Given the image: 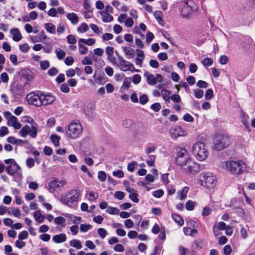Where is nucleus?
I'll list each match as a JSON object with an SVG mask.
<instances>
[{
  "instance_id": "1",
  "label": "nucleus",
  "mask_w": 255,
  "mask_h": 255,
  "mask_svg": "<svg viewBox=\"0 0 255 255\" xmlns=\"http://www.w3.org/2000/svg\"><path fill=\"white\" fill-rule=\"evenodd\" d=\"M231 144L230 138L226 135L216 134L213 137V150L221 151L228 147Z\"/></svg>"
},
{
  "instance_id": "2",
  "label": "nucleus",
  "mask_w": 255,
  "mask_h": 255,
  "mask_svg": "<svg viewBox=\"0 0 255 255\" xmlns=\"http://www.w3.org/2000/svg\"><path fill=\"white\" fill-rule=\"evenodd\" d=\"M81 196L80 190H72L65 195L61 196L59 200L64 205L70 207L75 206Z\"/></svg>"
},
{
  "instance_id": "3",
  "label": "nucleus",
  "mask_w": 255,
  "mask_h": 255,
  "mask_svg": "<svg viewBox=\"0 0 255 255\" xmlns=\"http://www.w3.org/2000/svg\"><path fill=\"white\" fill-rule=\"evenodd\" d=\"M225 164L227 170L234 175H239L244 173L245 164L242 160H228Z\"/></svg>"
},
{
  "instance_id": "4",
  "label": "nucleus",
  "mask_w": 255,
  "mask_h": 255,
  "mask_svg": "<svg viewBox=\"0 0 255 255\" xmlns=\"http://www.w3.org/2000/svg\"><path fill=\"white\" fill-rule=\"evenodd\" d=\"M207 150L206 144L202 142L196 143L192 147L193 154L200 161H203L206 159L207 157Z\"/></svg>"
},
{
  "instance_id": "5",
  "label": "nucleus",
  "mask_w": 255,
  "mask_h": 255,
  "mask_svg": "<svg viewBox=\"0 0 255 255\" xmlns=\"http://www.w3.org/2000/svg\"><path fill=\"white\" fill-rule=\"evenodd\" d=\"M68 128L66 134L69 138L72 139L78 138L83 131L82 125L79 121H73L69 124Z\"/></svg>"
},
{
  "instance_id": "6",
  "label": "nucleus",
  "mask_w": 255,
  "mask_h": 255,
  "mask_svg": "<svg viewBox=\"0 0 255 255\" xmlns=\"http://www.w3.org/2000/svg\"><path fill=\"white\" fill-rule=\"evenodd\" d=\"M115 54L118 58V65L120 66L121 70L123 71L139 72V70L135 69L133 65L130 62L126 60L124 58L119 54V52L115 50Z\"/></svg>"
},
{
  "instance_id": "7",
  "label": "nucleus",
  "mask_w": 255,
  "mask_h": 255,
  "mask_svg": "<svg viewBox=\"0 0 255 255\" xmlns=\"http://www.w3.org/2000/svg\"><path fill=\"white\" fill-rule=\"evenodd\" d=\"M5 169L8 175L14 176L16 174L17 177H14V180L16 181L22 178V172L20 167L16 163L6 166Z\"/></svg>"
},
{
  "instance_id": "8",
  "label": "nucleus",
  "mask_w": 255,
  "mask_h": 255,
  "mask_svg": "<svg viewBox=\"0 0 255 255\" xmlns=\"http://www.w3.org/2000/svg\"><path fill=\"white\" fill-rule=\"evenodd\" d=\"M4 117L7 120V125L14 128L15 129H18L21 128V124L18 122L17 118L12 115L8 112H5L3 114Z\"/></svg>"
},
{
  "instance_id": "9",
  "label": "nucleus",
  "mask_w": 255,
  "mask_h": 255,
  "mask_svg": "<svg viewBox=\"0 0 255 255\" xmlns=\"http://www.w3.org/2000/svg\"><path fill=\"white\" fill-rule=\"evenodd\" d=\"M194 5V2L192 0L184 1L181 8L182 16L185 17L189 16L193 12Z\"/></svg>"
},
{
  "instance_id": "10",
  "label": "nucleus",
  "mask_w": 255,
  "mask_h": 255,
  "mask_svg": "<svg viewBox=\"0 0 255 255\" xmlns=\"http://www.w3.org/2000/svg\"><path fill=\"white\" fill-rule=\"evenodd\" d=\"M26 101L30 105L39 107L42 106L41 101V95H39L34 92L29 93L26 96Z\"/></svg>"
},
{
  "instance_id": "11",
  "label": "nucleus",
  "mask_w": 255,
  "mask_h": 255,
  "mask_svg": "<svg viewBox=\"0 0 255 255\" xmlns=\"http://www.w3.org/2000/svg\"><path fill=\"white\" fill-rule=\"evenodd\" d=\"M170 137L173 139H176L179 136L187 135L186 131L181 127L175 126L171 128L169 130Z\"/></svg>"
},
{
  "instance_id": "12",
  "label": "nucleus",
  "mask_w": 255,
  "mask_h": 255,
  "mask_svg": "<svg viewBox=\"0 0 255 255\" xmlns=\"http://www.w3.org/2000/svg\"><path fill=\"white\" fill-rule=\"evenodd\" d=\"M183 168L185 171L193 174L198 172L199 170V165L190 158L188 159V161L186 162Z\"/></svg>"
},
{
  "instance_id": "13",
  "label": "nucleus",
  "mask_w": 255,
  "mask_h": 255,
  "mask_svg": "<svg viewBox=\"0 0 255 255\" xmlns=\"http://www.w3.org/2000/svg\"><path fill=\"white\" fill-rule=\"evenodd\" d=\"M66 183L65 180H59L55 178L49 182L48 184L49 190L51 192H53L56 189L63 187Z\"/></svg>"
},
{
  "instance_id": "14",
  "label": "nucleus",
  "mask_w": 255,
  "mask_h": 255,
  "mask_svg": "<svg viewBox=\"0 0 255 255\" xmlns=\"http://www.w3.org/2000/svg\"><path fill=\"white\" fill-rule=\"evenodd\" d=\"M105 52L108 61L114 65H118V61L114 54L115 53L114 47L110 46L106 47Z\"/></svg>"
},
{
  "instance_id": "15",
  "label": "nucleus",
  "mask_w": 255,
  "mask_h": 255,
  "mask_svg": "<svg viewBox=\"0 0 255 255\" xmlns=\"http://www.w3.org/2000/svg\"><path fill=\"white\" fill-rule=\"evenodd\" d=\"M55 97L51 95L41 94L42 106L50 105L55 101Z\"/></svg>"
},
{
  "instance_id": "16",
  "label": "nucleus",
  "mask_w": 255,
  "mask_h": 255,
  "mask_svg": "<svg viewBox=\"0 0 255 255\" xmlns=\"http://www.w3.org/2000/svg\"><path fill=\"white\" fill-rule=\"evenodd\" d=\"M10 33L12 35V39L13 41L18 42L21 40L22 36L18 28H12L9 31Z\"/></svg>"
},
{
  "instance_id": "17",
  "label": "nucleus",
  "mask_w": 255,
  "mask_h": 255,
  "mask_svg": "<svg viewBox=\"0 0 255 255\" xmlns=\"http://www.w3.org/2000/svg\"><path fill=\"white\" fill-rule=\"evenodd\" d=\"M226 226V224L222 221L216 223L213 227V232L215 236H218L219 235V231L225 230Z\"/></svg>"
},
{
  "instance_id": "18",
  "label": "nucleus",
  "mask_w": 255,
  "mask_h": 255,
  "mask_svg": "<svg viewBox=\"0 0 255 255\" xmlns=\"http://www.w3.org/2000/svg\"><path fill=\"white\" fill-rule=\"evenodd\" d=\"M122 48L125 56L128 58H132L134 56V50L132 48L130 47L123 46Z\"/></svg>"
},
{
  "instance_id": "19",
  "label": "nucleus",
  "mask_w": 255,
  "mask_h": 255,
  "mask_svg": "<svg viewBox=\"0 0 255 255\" xmlns=\"http://www.w3.org/2000/svg\"><path fill=\"white\" fill-rule=\"evenodd\" d=\"M136 52L137 56L135 58V64L141 67L144 59V52L141 50H137Z\"/></svg>"
},
{
  "instance_id": "20",
  "label": "nucleus",
  "mask_w": 255,
  "mask_h": 255,
  "mask_svg": "<svg viewBox=\"0 0 255 255\" xmlns=\"http://www.w3.org/2000/svg\"><path fill=\"white\" fill-rule=\"evenodd\" d=\"M189 188L187 186H185L181 190H178L177 192V198L179 200L184 199L188 192Z\"/></svg>"
},
{
  "instance_id": "21",
  "label": "nucleus",
  "mask_w": 255,
  "mask_h": 255,
  "mask_svg": "<svg viewBox=\"0 0 255 255\" xmlns=\"http://www.w3.org/2000/svg\"><path fill=\"white\" fill-rule=\"evenodd\" d=\"M99 13L101 15L104 22H110L113 20V16L111 14V13L105 11H101Z\"/></svg>"
},
{
  "instance_id": "22",
  "label": "nucleus",
  "mask_w": 255,
  "mask_h": 255,
  "mask_svg": "<svg viewBox=\"0 0 255 255\" xmlns=\"http://www.w3.org/2000/svg\"><path fill=\"white\" fill-rule=\"evenodd\" d=\"M144 76L146 77L147 82L149 85H154L156 84V80L155 76L148 71H145L144 73Z\"/></svg>"
},
{
  "instance_id": "23",
  "label": "nucleus",
  "mask_w": 255,
  "mask_h": 255,
  "mask_svg": "<svg viewBox=\"0 0 255 255\" xmlns=\"http://www.w3.org/2000/svg\"><path fill=\"white\" fill-rule=\"evenodd\" d=\"M198 183L206 187L207 186V176L206 172H203L200 173L198 179Z\"/></svg>"
},
{
  "instance_id": "24",
  "label": "nucleus",
  "mask_w": 255,
  "mask_h": 255,
  "mask_svg": "<svg viewBox=\"0 0 255 255\" xmlns=\"http://www.w3.org/2000/svg\"><path fill=\"white\" fill-rule=\"evenodd\" d=\"M66 240V235L64 233L55 235L52 237V240L57 244L63 243Z\"/></svg>"
},
{
  "instance_id": "25",
  "label": "nucleus",
  "mask_w": 255,
  "mask_h": 255,
  "mask_svg": "<svg viewBox=\"0 0 255 255\" xmlns=\"http://www.w3.org/2000/svg\"><path fill=\"white\" fill-rule=\"evenodd\" d=\"M208 183H210L211 186H208V190L210 189V191L212 189H214L217 183V178L214 176L211 173H208Z\"/></svg>"
},
{
  "instance_id": "26",
  "label": "nucleus",
  "mask_w": 255,
  "mask_h": 255,
  "mask_svg": "<svg viewBox=\"0 0 255 255\" xmlns=\"http://www.w3.org/2000/svg\"><path fill=\"white\" fill-rule=\"evenodd\" d=\"M66 17L73 25L77 24L79 22V17L75 13H68Z\"/></svg>"
},
{
  "instance_id": "27",
  "label": "nucleus",
  "mask_w": 255,
  "mask_h": 255,
  "mask_svg": "<svg viewBox=\"0 0 255 255\" xmlns=\"http://www.w3.org/2000/svg\"><path fill=\"white\" fill-rule=\"evenodd\" d=\"M153 15L158 23L163 26L165 23L163 19V15L162 11L160 10H156L154 12Z\"/></svg>"
},
{
  "instance_id": "28",
  "label": "nucleus",
  "mask_w": 255,
  "mask_h": 255,
  "mask_svg": "<svg viewBox=\"0 0 255 255\" xmlns=\"http://www.w3.org/2000/svg\"><path fill=\"white\" fill-rule=\"evenodd\" d=\"M78 50L81 55H84L88 52V48L84 45L83 42H80V39L78 40Z\"/></svg>"
},
{
  "instance_id": "29",
  "label": "nucleus",
  "mask_w": 255,
  "mask_h": 255,
  "mask_svg": "<svg viewBox=\"0 0 255 255\" xmlns=\"http://www.w3.org/2000/svg\"><path fill=\"white\" fill-rule=\"evenodd\" d=\"M30 127L29 126H24L19 131V135L22 137H26L29 134Z\"/></svg>"
},
{
  "instance_id": "30",
  "label": "nucleus",
  "mask_w": 255,
  "mask_h": 255,
  "mask_svg": "<svg viewBox=\"0 0 255 255\" xmlns=\"http://www.w3.org/2000/svg\"><path fill=\"white\" fill-rule=\"evenodd\" d=\"M38 128V126L37 124H34L33 126L30 127L29 134L31 137L35 138L37 136Z\"/></svg>"
},
{
  "instance_id": "31",
  "label": "nucleus",
  "mask_w": 255,
  "mask_h": 255,
  "mask_svg": "<svg viewBox=\"0 0 255 255\" xmlns=\"http://www.w3.org/2000/svg\"><path fill=\"white\" fill-rule=\"evenodd\" d=\"M63 215L66 217L68 219L73 220V224H79L81 221V218L80 217H76L68 214H63Z\"/></svg>"
},
{
  "instance_id": "32",
  "label": "nucleus",
  "mask_w": 255,
  "mask_h": 255,
  "mask_svg": "<svg viewBox=\"0 0 255 255\" xmlns=\"http://www.w3.org/2000/svg\"><path fill=\"white\" fill-rule=\"evenodd\" d=\"M183 232L186 236L189 235L194 237L197 234V231L196 229L189 227H184L183 228Z\"/></svg>"
},
{
  "instance_id": "33",
  "label": "nucleus",
  "mask_w": 255,
  "mask_h": 255,
  "mask_svg": "<svg viewBox=\"0 0 255 255\" xmlns=\"http://www.w3.org/2000/svg\"><path fill=\"white\" fill-rule=\"evenodd\" d=\"M188 158H189L187 157V156L176 157V162L178 165L183 167L186 162L188 161Z\"/></svg>"
},
{
  "instance_id": "34",
  "label": "nucleus",
  "mask_w": 255,
  "mask_h": 255,
  "mask_svg": "<svg viewBox=\"0 0 255 255\" xmlns=\"http://www.w3.org/2000/svg\"><path fill=\"white\" fill-rule=\"evenodd\" d=\"M175 150L176 153L177 154V157L187 156V153L185 149L183 148L177 147L175 148Z\"/></svg>"
},
{
  "instance_id": "35",
  "label": "nucleus",
  "mask_w": 255,
  "mask_h": 255,
  "mask_svg": "<svg viewBox=\"0 0 255 255\" xmlns=\"http://www.w3.org/2000/svg\"><path fill=\"white\" fill-rule=\"evenodd\" d=\"M44 28L48 32L51 34H54L55 33L56 27L55 25L52 23H45L44 25Z\"/></svg>"
},
{
  "instance_id": "36",
  "label": "nucleus",
  "mask_w": 255,
  "mask_h": 255,
  "mask_svg": "<svg viewBox=\"0 0 255 255\" xmlns=\"http://www.w3.org/2000/svg\"><path fill=\"white\" fill-rule=\"evenodd\" d=\"M170 92L166 89L161 90V96L166 103H170Z\"/></svg>"
},
{
  "instance_id": "37",
  "label": "nucleus",
  "mask_w": 255,
  "mask_h": 255,
  "mask_svg": "<svg viewBox=\"0 0 255 255\" xmlns=\"http://www.w3.org/2000/svg\"><path fill=\"white\" fill-rule=\"evenodd\" d=\"M172 217L175 222L178 223L179 226H182L183 225L184 221L180 216L175 213H172Z\"/></svg>"
},
{
  "instance_id": "38",
  "label": "nucleus",
  "mask_w": 255,
  "mask_h": 255,
  "mask_svg": "<svg viewBox=\"0 0 255 255\" xmlns=\"http://www.w3.org/2000/svg\"><path fill=\"white\" fill-rule=\"evenodd\" d=\"M70 245L77 249H81L82 248L81 242L77 240L73 239L70 242Z\"/></svg>"
},
{
  "instance_id": "39",
  "label": "nucleus",
  "mask_w": 255,
  "mask_h": 255,
  "mask_svg": "<svg viewBox=\"0 0 255 255\" xmlns=\"http://www.w3.org/2000/svg\"><path fill=\"white\" fill-rule=\"evenodd\" d=\"M34 217L35 219L38 222H42L45 217L43 216L41 212L37 210L34 212Z\"/></svg>"
},
{
  "instance_id": "40",
  "label": "nucleus",
  "mask_w": 255,
  "mask_h": 255,
  "mask_svg": "<svg viewBox=\"0 0 255 255\" xmlns=\"http://www.w3.org/2000/svg\"><path fill=\"white\" fill-rule=\"evenodd\" d=\"M89 28L88 24L86 23H82L78 27L77 31L80 33H84L89 30Z\"/></svg>"
},
{
  "instance_id": "41",
  "label": "nucleus",
  "mask_w": 255,
  "mask_h": 255,
  "mask_svg": "<svg viewBox=\"0 0 255 255\" xmlns=\"http://www.w3.org/2000/svg\"><path fill=\"white\" fill-rule=\"evenodd\" d=\"M80 42H83L84 44H87L89 46H92L96 43V40L94 38H89V39H83L80 38Z\"/></svg>"
},
{
  "instance_id": "42",
  "label": "nucleus",
  "mask_w": 255,
  "mask_h": 255,
  "mask_svg": "<svg viewBox=\"0 0 255 255\" xmlns=\"http://www.w3.org/2000/svg\"><path fill=\"white\" fill-rule=\"evenodd\" d=\"M86 196L89 200L94 201L98 198V194L97 192L90 191L87 193Z\"/></svg>"
},
{
  "instance_id": "43",
  "label": "nucleus",
  "mask_w": 255,
  "mask_h": 255,
  "mask_svg": "<svg viewBox=\"0 0 255 255\" xmlns=\"http://www.w3.org/2000/svg\"><path fill=\"white\" fill-rule=\"evenodd\" d=\"M55 52L59 59H62L66 55L65 52L60 48H57Z\"/></svg>"
},
{
  "instance_id": "44",
  "label": "nucleus",
  "mask_w": 255,
  "mask_h": 255,
  "mask_svg": "<svg viewBox=\"0 0 255 255\" xmlns=\"http://www.w3.org/2000/svg\"><path fill=\"white\" fill-rule=\"evenodd\" d=\"M50 138L55 146H58L59 145V140L60 139L59 136L53 134L51 135Z\"/></svg>"
},
{
  "instance_id": "45",
  "label": "nucleus",
  "mask_w": 255,
  "mask_h": 255,
  "mask_svg": "<svg viewBox=\"0 0 255 255\" xmlns=\"http://www.w3.org/2000/svg\"><path fill=\"white\" fill-rule=\"evenodd\" d=\"M66 220L62 217H58L54 219V222L56 224L60 225L62 227H65L66 225L64 224Z\"/></svg>"
},
{
  "instance_id": "46",
  "label": "nucleus",
  "mask_w": 255,
  "mask_h": 255,
  "mask_svg": "<svg viewBox=\"0 0 255 255\" xmlns=\"http://www.w3.org/2000/svg\"><path fill=\"white\" fill-rule=\"evenodd\" d=\"M90 27L92 30L97 34H100L102 33V29L100 28L96 24H91Z\"/></svg>"
},
{
  "instance_id": "47",
  "label": "nucleus",
  "mask_w": 255,
  "mask_h": 255,
  "mask_svg": "<svg viewBox=\"0 0 255 255\" xmlns=\"http://www.w3.org/2000/svg\"><path fill=\"white\" fill-rule=\"evenodd\" d=\"M10 210L8 211L9 214L11 213L16 217H18L20 216V212L18 208H10Z\"/></svg>"
},
{
  "instance_id": "48",
  "label": "nucleus",
  "mask_w": 255,
  "mask_h": 255,
  "mask_svg": "<svg viewBox=\"0 0 255 255\" xmlns=\"http://www.w3.org/2000/svg\"><path fill=\"white\" fill-rule=\"evenodd\" d=\"M155 158V156L154 155H150L148 156V159L146 160V163L150 166H154V160Z\"/></svg>"
},
{
  "instance_id": "49",
  "label": "nucleus",
  "mask_w": 255,
  "mask_h": 255,
  "mask_svg": "<svg viewBox=\"0 0 255 255\" xmlns=\"http://www.w3.org/2000/svg\"><path fill=\"white\" fill-rule=\"evenodd\" d=\"M92 226L90 224H81L80 227V231L84 232H87L89 230L91 229Z\"/></svg>"
},
{
  "instance_id": "50",
  "label": "nucleus",
  "mask_w": 255,
  "mask_h": 255,
  "mask_svg": "<svg viewBox=\"0 0 255 255\" xmlns=\"http://www.w3.org/2000/svg\"><path fill=\"white\" fill-rule=\"evenodd\" d=\"M20 50L23 52V53H26L28 52V51L29 49V47L27 43H24L22 44H20L19 46Z\"/></svg>"
},
{
  "instance_id": "51",
  "label": "nucleus",
  "mask_w": 255,
  "mask_h": 255,
  "mask_svg": "<svg viewBox=\"0 0 255 255\" xmlns=\"http://www.w3.org/2000/svg\"><path fill=\"white\" fill-rule=\"evenodd\" d=\"M67 42L69 44H74L76 43L77 40L74 35L72 34L68 35L67 36Z\"/></svg>"
},
{
  "instance_id": "52",
  "label": "nucleus",
  "mask_w": 255,
  "mask_h": 255,
  "mask_svg": "<svg viewBox=\"0 0 255 255\" xmlns=\"http://www.w3.org/2000/svg\"><path fill=\"white\" fill-rule=\"evenodd\" d=\"M50 64L48 61L44 60L40 62V66L42 70H46L49 67Z\"/></svg>"
},
{
  "instance_id": "53",
  "label": "nucleus",
  "mask_w": 255,
  "mask_h": 255,
  "mask_svg": "<svg viewBox=\"0 0 255 255\" xmlns=\"http://www.w3.org/2000/svg\"><path fill=\"white\" fill-rule=\"evenodd\" d=\"M98 177L101 181L104 182L106 179L107 175L105 172L100 171L98 172Z\"/></svg>"
},
{
  "instance_id": "54",
  "label": "nucleus",
  "mask_w": 255,
  "mask_h": 255,
  "mask_svg": "<svg viewBox=\"0 0 255 255\" xmlns=\"http://www.w3.org/2000/svg\"><path fill=\"white\" fill-rule=\"evenodd\" d=\"M232 253L231 247L229 245H226L223 248V253L225 255H230Z\"/></svg>"
},
{
  "instance_id": "55",
  "label": "nucleus",
  "mask_w": 255,
  "mask_h": 255,
  "mask_svg": "<svg viewBox=\"0 0 255 255\" xmlns=\"http://www.w3.org/2000/svg\"><path fill=\"white\" fill-rule=\"evenodd\" d=\"M164 194V191L162 189H158L152 192V195L156 198L161 197Z\"/></svg>"
},
{
  "instance_id": "56",
  "label": "nucleus",
  "mask_w": 255,
  "mask_h": 255,
  "mask_svg": "<svg viewBox=\"0 0 255 255\" xmlns=\"http://www.w3.org/2000/svg\"><path fill=\"white\" fill-rule=\"evenodd\" d=\"M227 238L225 236L220 237L218 240V243L219 245H223L227 243Z\"/></svg>"
},
{
  "instance_id": "57",
  "label": "nucleus",
  "mask_w": 255,
  "mask_h": 255,
  "mask_svg": "<svg viewBox=\"0 0 255 255\" xmlns=\"http://www.w3.org/2000/svg\"><path fill=\"white\" fill-rule=\"evenodd\" d=\"M105 89L108 93H112L115 90L114 86L111 83L107 84L105 86Z\"/></svg>"
},
{
  "instance_id": "58",
  "label": "nucleus",
  "mask_w": 255,
  "mask_h": 255,
  "mask_svg": "<svg viewBox=\"0 0 255 255\" xmlns=\"http://www.w3.org/2000/svg\"><path fill=\"white\" fill-rule=\"evenodd\" d=\"M195 96L198 98L200 99L204 95V92L203 90L200 89H197V90H194Z\"/></svg>"
},
{
  "instance_id": "59",
  "label": "nucleus",
  "mask_w": 255,
  "mask_h": 255,
  "mask_svg": "<svg viewBox=\"0 0 255 255\" xmlns=\"http://www.w3.org/2000/svg\"><path fill=\"white\" fill-rule=\"evenodd\" d=\"M64 62L66 65L67 66H70L73 64L74 60L72 57L68 56L65 59Z\"/></svg>"
},
{
  "instance_id": "60",
  "label": "nucleus",
  "mask_w": 255,
  "mask_h": 255,
  "mask_svg": "<svg viewBox=\"0 0 255 255\" xmlns=\"http://www.w3.org/2000/svg\"><path fill=\"white\" fill-rule=\"evenodd\" d=\"M98 233L102 239H104L106 236L107 232L105 229L99 228L98 230Z\"/></svg>"
},
{
  "instance_id": "61",
  "label": "nucleus",
  "mask_w": 255,
  "mask_h": 255,
  "mask_svg": "<svg viewBox=\"0 0 255 255\" xmlns=\"http://www.w3.org/2000/svg\"><path fill=\"white\" fill-rule=\"evenodd\" d=\"M114 35L113 34L110 33H106L103 35L102 39L104 41H108L112 39Z\"/></svg>"
},
{
  "instance_id": "62",
  "label": "nucleus",
  "mask_w": 255,
  "mask_h": 255,
  "mask_svg": "<svg viewBox=\"0 0 255 255\" xmlns=\"http://www.w3.org/2000/svg\"><path fill=\"white\" fill-rule=\"evenodd\" d=\"M8 132V129L6 127H2L0 128V136L2 137L7 134Z\"/></svg>"
},
{
  "instance_id": "63",
  "label": "nucleus",
  "mask_w": 255,
  "mask_h": 255,
  "mask_svg": "<svg viewBox=\"0 0 255 255\" xmlns=\"http://www.w3.org/2000/svg\"><path fill=\"white\" fill-rule=\"evenodd\" d=\"M132 81L133 83L137 84L141 81V77L138 74H135L132 77Z\"/></svg>"
},
{
  "instance_id": "64",
  "label": "nucleus",
  "mask_w": 255,
  "mask_h": 255,
  "mask_svg": "<svg viewBox=\"0 0 255 255\" xmlns=\"http://www.w3.org/2000/svg\"><path fill=\"white\" fill-rule=\"evenodd\" d=\"M167 191L168 195H172L175 193L176 189L174 186L169 185L167 187Z\"/></svg>"
}]
</instances>
